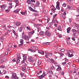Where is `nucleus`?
<instances>
[{
	"label": "nucleus",
	"mask_w": 79,
	"mask_h": 79,
	"mask_svg": "<svg viewBox=\"0 0 79 79\" xmlns=\"http://www.w3.org/2000/svg\"><path fill=\"white\" fill-rule=\"evenodd\" d=\"M43 12L44 13V14H46V13H47V12H46V10H43Z\"/></svg>",
	"instance_id": "052dcab7"
},
{
	"label": "nucleus",
	"mask_w": 79,
	"mask_h": 79,
	"mask_svg": "<svg viewBox=\"0 0 79 79\" xmlns=\"http://www.w3.org/2000/svg\"><path fill=\"white\" fill-rule=\"evenodd\" d=\"M53 22H52L49 23V25H50L51 26H52V25H53Z\"/></svg>",
	"instance_id": "4c0bfd02"
},
{
	"label": "nucleus",
	"mask_w": 79,
	"mask_h": 79,
	"mask_svg": "<svg viewBox=\"0 0 79 79\" xmlns=\"http://www.w3.org/2000/svg\"><path fill=\"white\" fill-rule=\"evenodd\" d=\"M31 34H34V32H35L34 31V30H33L32 31H31V32H29Z\"/></svg>",
	"instance_id": "cd10ccee"
},
{
	"label": "nucleus",
	"mask_w": 79,
	"mask_h": 79,
	"mask_svg": "<svg viewBox=\"0 0 79 79\" xmlns=\"http://www.w3.org/2000/svg\"><path fill=\"white\" fill-rule=\"evenodd\" d=\"M61 74H62V75H63H63H64V72H60V73Z\"/></svg>",
	"instance_id": "3c124183"
},
{
	"label": "nucleus",
	"mask_w": 79,
	"mask_h": 79,
	"mask_svg": "<svg viewBox=\"0 0 79 79\" xmlns=\"http://www.w3.org/2000/svg\"><path fill=\"white\" fill-rule=\"evenodd\" d=\"M7 27H8L9 29H11L12 27L11 26H7Z\"/></svg>",
	"instance_id": "de8ad7c7"
},
{
	"label": "nucleus",
	"mask_w": 79,
	"mask_h": 79,
	"mask_svg": "<svg viewBox=\"0 0 79 79\" xmlns=\"http://www.w3.org/2000/svg\"><path fill=\"white\" fill-rule=\"evenodd\" d=\"M74 56V55L73 54H70L69 56V57H70V58L72 57V56Z\"/></svg>",
	"instance_id": "72a5a7b5"
},
{
	"label": "nucleus",
	"mask_w": 79,
	"mask_h": 79,
	"mask_svg": "<svg viewBox=\"0 0 79 79\" xmlns=\"http://www.w3.org/2000/svg\"><path fill=\"white\" fill-rule=\"evenodd\" d=\"M27 2L28 3V4H31V3H32V2L30 1V0H28L27 1Z\"/></svg>",
	"instance_id": "5701e85b"
},
{
	"label": "nucleus",
	"mask_w": 79,
	"mask_h": 79,
	"mask_svg": "<svg viewBox=\"0 0 79 79\" xmlns=\"http://www.w3.org/2000/svg\"><path fill=\"white\" fill-rule=\"evenodd\" d=\"M68 8L69 9V10H71V9L73 8V7L72 6H68Z\"/></svg>",
	"instance_id": "a19ab883"
},
{
	"label": "nucleus",
	"mask_w": 79,
	"mask_h": 79,
	"mask_svg": "<svg viewBox=\"0 0 79 79\" xmlns=\"http://www.w3.org/2000/svg\"><path fill=\"white\" fill-rule=\"evenodd\" d=\"M58 65H56L55 66V69H56V68H58Z\"/></svg>",
	"instance_id": "4d7b16f0"
},
{
	"label": "nucleus",
	"mask_w": 79,
	"mask_h": 79,
	"mask_svg": "<svg viewBox=\"0 0 79 79\" xmlns=\"http://www.w3.org/2000/svg\"><path fill=\"white\" fill-rule=\"evenodd\" d=\"M23 66H26L27 64H26L24 62V63H23Z\"/></svg>",
	"instance_id": "69168bd1"
},
{
	"label": "nucleus",
	"mask_w": 79,
	"mask_h": 79,
	"mask_svg": "<svg viewBox=\"0 0 79 79\" xmlns=\"http://www.w3.org/2000/svg\"><path fill=\"white\" fill-rule=\"evenodd\" d=\"M16 4L15 5V7H16L17 6H18V5H19V2H18V1H16Z\"/></svg>",
	"instance_id": "6ab92c4d"
},
{
	"label": "nucleus",
	"mask_w": 79,
	"mask_h": 79,
	"mask_svg": "<svg viewBox=\"0 0 79 79\" xmlns=\"http://www.w3.org/2000/svg\"><path fill=\"white\" fill-rule=\"evenodd\" d=\"M40 34L41 35H44V32L43 31H41L40 33Z\"/></svg>",
	"instance_id": "dca6fc26"
},
{
	"label": "nucleus",
	"mask_w": 79,
	"mask_h": 79,
	"mask_svg": "<svg viewBox=\"0 0 79 79\" xmlns=\"http://www.w3.org/2000/svg\"><path fill=\"white\" fill-rule=\"evenodd\" d=\"M62 65H65L66 64V62H64V63L62 62Z\"/></svg>",
	"instance_id": "c03bdc74"
},
{
	"label": "nucleus",
	"mask_w": 79,
	"mask_h": 79,
	"mask_svg": "<svg viewBox=\"0 0 79 79\" xmlns=\"http://www.w3.org/2000/svg\"><path fill=\"white\" fill-rule=\"evenodd\" d=\"M12 47V44L10 43L9 44V48H10Z\"/></svg>",
	"instance_id": "4be33fe9"
},
{
	"label": "nucleus",
	"mask_w": 79,
	"mask_h": 79,
	"mask_svg": "<svg viewBox=\"0 0 79 79\" xmlns=\"http://www.w3.org/2000/svg\"><path fill=\"white\" fill-rule=\"evenodd\" d=\"M67 33H69V32H70L71 31V27H69L68 28H67Z\"/></svg>",
	"instance_id": "4468645a"
},
{
	"label": "nucleus",
	"mask_w": 79,
	"mask_h": 79,
	"mask_svg": "<svg viewBox=\"0 0 79 79\" xmlns=\"http://www.w3.org/2000/svg\"><path fill=\"white\" fill-rule=\"evenodd\" d=\"M59 5H60V3L59 2H56V8L57 9H58V10H59L60 6H59Z\"/></svg>",
	"instance_id": "6e6552de"
},
{
	"label": "nucleus",
	"mask_w": 79,
	"mask_h": 79,
	"mask_svg": "<svg viewBox=\"0 0 79 79\" xmlns=\"http://www.w3.org/2000/svg\"><path fill=\"white\" fill-rule=\"evenodd\" d=\"M0 68H3V69H4V68H5V66H1L0 67Z\"/></svg>",
	"instance_id": "6e6d98bb"
},
{
	"label": "nucleus",
	"mask_w": 79,
	"mask_h": 79,
	"mask_svg": "<svg viewBox=\"0 0 79 79\" xmlns=\"http://www.w3.org/2000/svg\"><path fill=\"white\" fill-rule=\"evenodd\" d=\"M20 13L21 14H22V15H25V14H26V12H20Z\"/></svg>",
	"instance_id": "e433bc0d"
},
{
	"label": "nucleus",
	"mask_w": 79,
	"mask_h": 79,
	"mask_svg": "<svg viewBox=\"0 0 79 79\" xmlns=\"http://www.w3.org/2000/svg\"><path fill=\"white\" fill-rule=\"evenodd\" d=\"M17 58L18 59H17V61H16V63L17 64H18L19 63H20V60H19V59H20L21 57L19 56Z\"/></svg>",
	"instance_id": "39448f33"
},
{
	"label": "nucleus",
	"mask_w": 79,
	"mask_h": 79,
	"mask_svg": "<svg viewBox=\"0 0 79 79\" xmlns=\"http://www.w3.org/2000/svg\"><path fill=\"white\" fill-rule=\"evenodd\" d=\"M28 60L29 61L32 62V61H33V58H32V57H30L28 58Z\"/></svg>",
	"instance_id": "a211bd4d"
},
{
	"label": "nucleus",
	"mask_w": 79,
	"mask_h": 79,
	"mask_svg": "<svg viewBox=\"0 0 79 79\" xmlns=\"http://www.w3.org/2000/svg\"><path fill=\"white\" fill-rule=\"evenodd\" d=\"M5 78H6L7 79H9L10 78L8 76H5Z\"/></svg>",
	"instance_id": "0e129e2a"
},
{
	"label": "nucleus",
	"mask_w": 79,
	"mask_h": 79,
	"mask_svg": "<svg viewBox=\"0 0 79 79\" xmlns=\"http://www.w3.org/2000/svg\"><path fill=\"white\" fill-rule=\"evenodd\" d=\"M22 35V38L24 39L25 40H28L29 39V38L27 36L25 35L24 33H23Z\"/></svg>",
	"instance_id": "f257e3e1"
},
{
	"label": "nucleus",
	"mask_w": 79,
	"mask_h": 79,
	"mask_svg": "<svg viewBox=\"0 0 79 79\" xmlns=\"http://www.w3.org/2000/svg\"><path fill=\"white\" fill-rule=\"evenodd\" d=\"M22 30H23V28L22 27H20L19 29V32H21L22 31Z\"/></svg>",
	"instance_id": "b1692460"
},
{
	"label": "nucleus",
	"mask_w": 79,
	"mask_h": 79,
	"mask_svg": "<svg viewBox=\"0 0 79 79\" xmlns=\"http://www.w3.org/2000/svg\"><path fill=\"white\" fill-rule=\"evenodd\" d=\"M27 30L28 31H31V28H30V27H27Z\"/></svg>",
	"instance_id": "c85d7f7f"
},
{
	"label": "nucleus",
	"mask_w": 79,
	"mask_h": 79,
	"mask_svg": "<svg viewBox=\"0 0 79 79\" xmlns=\"http://www.w3.org/2000/svg\"><path fill=\"white\" fill-rule=\"evenodd\" d=\"M6 7L7 6L6 5H2L0 6V7L2 10H5V8H6Z\"/></svg>",
	"instance_id": "20e7f679"
},
{
	"label": "nucleus",
	"mask_w": 79,
	"mask_h": 79,
	"mask_svg": "<svg viewBox=\"0 0 79 79\" xmlns=\"http://www.w3.org/2000/svg\"><path fill=\"white\" fill-rule=\"evenodd\" d=\"M73 36L75 38H76V37H77L76 35V34H73Z\"/></svg>",
	"instance_id": "c756f323"
},
{
	"label": "nucleus",
	"mask_w": 79,
	"mask_h": 79,
	"mask_svg": "<svg viewBox=\"0 0 79 79\" xmlns=\"http://www.w3.org/2000/svg\"><path fill=\"white\" fill-rule=\"evenodd\" d=\"M63 6H64V7H65L66 6V4H63L62 5Z\"/></svg>",
	"instance_id": "864d4df0"
},
{
	"label": "nucleus",
	"mask_w": 79,
	"mask_h": 79,
	"mask_svg": "<svg viewBox=\"0 0 79 79\" xmlns=\"http://www.w3.org/2000/svg\"><path fill=\"white\" fill-rule=\"evenodd\" d=\"M40 78H43V77H44V76H43V75H42L40 76Z\"/></svg>",
	"instance_id": "e2e57ef3"
},
{
	"label": "nucleus",
	"mask_w": 79,
	"mask_h": 79,
	"mask_svg": "<svg viewBox=\"0 0 79 79\" xmlns=\"http://www.w3.org/2000/svg\"><path fill=\"white\" fill-rule=\"evenodd\" d=\"M24 61H25V60H23L22 61H21V63L22 64H23V63H24Z\"/></svg>",
	"instance_id": "680f3d73"
},
{
	"label": "nucleus",
	"mask_w": 79,
	"mask_h": 79,
	"mask_svg": "<svg viewBox=\"0 0 79 79\" xmlns=\"http://www.w3.org/2000/svg\"><path fill=\"white\" fill-rule=\"evenodd\" d=\"M42 52V50H39L38 51V52L39 53H40V54H41V52Z\"/></svg>",
	"instance_id": "8fccbe9b"
},
{
	"label": "nucleus",
	"mask_w": 79,
	"mask_h": 79,
	"mask_svg": "<svg viewBox=\"0 0 79 79\" xmlns=\"http://www.w3.org/2000/svg\"><path fill=\"white\" fill-rule=\"evenodd\" d=\"M19 10H20V9H17L16 10L14 11V12L15 13H19Z\"/></svg>",
	"instance_id": "9b49d317"
},
{
	"label": "nucleus",
	"mask_w": 79,
	"mask_h": 79,
	"mask_svg": "<svg viewBox=\"0 0 79 79\" xmlns=\"http://www.w3.org/2000/svg\"><path fill=\"white\" fill-rule=\"evenodd\" d=\"M23 60H26V59H27V56H26L23 55Z\"/></svg>",
	"instance_id": "412c9836"
},
{
	"label": "nucleus",
	"mask_w": 79,
	"mask_h": 79,
	"mask_svg": "<svg viewBox=\"0 0 79 79\" xmlns=\"http://www.w3.org/2000/svg\"><path fill=\"white\" fill-rule=\"evenodd\" d=\"M0 39L2 40H4V38L2 37H0Z\"/></svg>",
	"instance_id": "5fc2aeb1"
},
{
	"label": "nucleus",
	"mask_w": 79,
	"mask_h": 79,
	"mask_svg": "<svg viewBox=\"0 0 79 79\" xmlns=\"http://www.w3.org/2000/svg\"><path fill=\"white\" fill-rule=\"evenodd\" d=\"M48 73H50V74H53V73L52 71H49Z\"/></svg>",
	"instance_id": "f704fd0d"
},
{
	"label": "nucleus",
	"mask_w": 79,
	"mask_h": 79,
	"mask_svg": "<svg viewBox=\"0 0 79 79\" xmlns=\"http://www.w3.org/2000/svg\"><path fill=\"white\" fill-rule=\"evenodd\" d=\"M36 5H40V2L39 1H37Z\"/></svg>",
	"instance_id": "58836bf2"
},
{
	"label": "nucleus",
	"mask_w": 79,
	"mask_h": 79,
	"mask_svg": "<svg viewBox=\"0 0 79 79\" xmlns=\"http://www.w3.org/2000/svg\"><path fill=\"white\" fill-rule=\"evenodd\" d=\"M6 58H3L2 59V60H1V62L3 63V62H5V61H6Z\"/></svg>",
	"instance_id": "aec40b11"
},
{
	"label": "nucleus",
	"mask_w": 79,
	"mask_h": 79,
	"mask_svg": "<svg viewBox=\"0 0 79 79\" xmlns=\"http://www.w3.org/2000/svg\"><path fill=\"white\" fill-rule=\"evenodd\" d=\"M50 61L52 63H53V62L54 61V60H53V59H52L50 60Z\"/></svg>",
	"instance_id": "49530a36"
},
{
	"label": "nucleus",
	"mask_w": 79,
	"mask_h": 79,
	"mask_svg": "<svg viewBox=\"0 0 79 79\" xmlns=\"http://www.w3.org/2000/svg\"><path fill=\"white\" fill-rule=\"evenodd\" d=\"M45 34L46 35H47V36H48V37L51 36V33L49 32V31H45Z\"/></svg>",
	"instance_id": "7ed1b4c3"
},
{
	"label": "nucleus",
	"mask_w": 79,
	"mask_h": 79,
	"mask_svg": "<svg viewBox=\"0 0 79 79\" xmlns=\"http://www.w3.org/2000/svg\"><path fill=\"white\" fill-rule=\"evenodd\" d=\"M57 30H58L59 31H62V28H61V27L60 26H59L58 27H57Z\"/></svg>",
	"instance_id": "f8f14e48"
},
{
	"label": "nucleus",
	"mask_w": 79,
	"mask_h": 79,
	"mask_svg": "<svg viewBox=\"0 0 79 79\" xmlns=\"http://www.w3.org/2000/svg\"><path fill=\"white\" fill-rule=\"evenodd\" d=\"M45 53H46L45 56L46 57L47 59L48 58V56H49V53L46 52H45Z\"/></svg>",
	"instance_id": "9d476101"
},
{
	"label": "nucleus",
	"mask_w": 79,
	"mask_h": 79,
	"mask_svg": "<svg viewBox=\"0 0 79 79\" xmlns=\"http://www.w3.org/2000/svg\"><path fill=\"white\" fill-rule=\"evenodd\" d=\"M61 70H62L61 68L59 66H58V67L56 69V71H61Z\"/></svg>",
	"instance_id": "1a4fd4ad"
},
{
	"label": "nucleus",
	"mask_w": 79,
	"mask_h": 79,
	"mask_svg": "<svg viewBox=\"0 0 79 79\" xmlns=\"http://www.w3.org/2000/svg\"><path fill=\"white\" fill-rule=\"evenodd\" d=\"M12 7H13L12 5H10V6H9V8L10 9H11V8H12Z\"/></svg>",
	"instance_id": "09e8293b"
},
{
	"label": "nucleus",
	"mask_w": 79,
	"mask_h": 79,
	"mask_svg": "<svg viewBox=\"0 0 79 79\" xmlns=\"http://www.w3.org/2000/svg\"><path fill=\"white\" fill-rule=\"evenodd\" d=\"M32 34H31L29 32L28 33V35L29 37H31L32 35H31Z\"/></svg>",
	"instance_id": "473e14b6"
},
{
	"label": "nucleus",
	"mask_w": 79,
	"mask_h": 79,
	"mask_svg": "<svg viewBox=\"0 0 79 79\" xmlns=\"http://www.w3.org/2000/svg\"><path fill=\"white\" fill-rule=\"evenodd\" d=\"M29 9L32 11H33L34 12H36V10H34L33 9H32V7H31L29 6Z\"/></svg>",
	"instance_id": "ddd939ff"
},
{
	"label": "nucleus",
	"mask_w": 79,
	"mask_h": 79,
	"mask_svg": "<svg viewBox=\"0 0 79 79\" xmlns=\"http://www.w3.org/2000/svg\"><path fill=\"white\" fill-rule=\"evenodd\" d=\"M16 73H14L12 75L11 78V79H15V78H16Z\"/></svg>",
	"instance_id": "423d86ee"
},
{
	"label": "nucleus",
	"mask_w": 79,
	"mask_h": 79,
	"mask_svg": "<svg viewBox=\"0 0 79 79\" xmlns=\"http://www.w3.org/2000/svg\"><path fill=\"white\" fill-rule=\"evenodd\" d=\"M72 31L73 32H76V30L74 29H73L72 30Z\"/></svg>",
	"instance_id": "bf43d9fd"
},
{
	"label": "nucleus",
	"mask_w": 79,
	"mask_h": 79,
	"mask_svg": "<svg viewBox=\"0 0 79 79\" xmlns=\"http://www.w3.org/2000/svg\"><path fill=\"white\" fill-rule=\"evenodd\" d=\"M5 11H6V12H10V11L8 10V9L6 10Z\"/></svg>",
	"instance_id": "774afa93"
},
{
	"label": "nucleus",
	"mask_w": 79,
	"mask_h": 79,
	"mask_svg": "<svg viewBox=\"0 0 79 79\" xmlns=\"http://www.w3.org/2000/svg\"><path fill=\"white\" fill-rule=\"evenodd\" d=\"M11 62H12V63H14V62H16V60L15 59H14L12 60Z\"/></svg>",
	"instance_id": "393cba45"
},
{
	"label": "nucleus",
	"mask_w": 79,
	"mask_h": 79,
	"mask_svg": "<svg viewBox=\"0 0 79 79\" xmlns=\"http://www.w3.org/2000/svg\"><path fill=\"white\" fill-rule=\"evenodd\" d=\"M60 55H61V57H63V56H64V54L63 53H60Z\"/></svg>",
	"instance_id": "79ce46f5"
},
{
	"label": "nucleus",
	"mask_w": 79,
	"mask_h": 79,
	"mask_svg": "<svg viewBox=\"0 0 79 79\" xmlns=\"http://www.w3.org/2000/svg\"><path fill=\"white\" fill-rule=\"evenodd\" d=\"M8 34V32H4L3 34H2V36H5V35H7Z\"/></svg>",
	"instance_id": "2eb2a0df"
},
{
	"label": "nucleus",
	"mask_w": 79,
	"mask_h": 79,
	"mask_svg": "<svg viewBox=\"0 0 79 79\" xmlns=\"http://www.w3.org/2000/svg\"><path fill=\"white\" fill-rule=\"evenodd\" d=\"M67 54L68 55V56H69L70 55V53L69 52H67Z\"/></svg>",
	"instance_id": "13d9d810"
},
{
	"label": "nucleus",
	"mask_w": 79,
	"mask_h": 79,
	"mask_svg": "<svg viewBox=\"0 0 79 79\" xmlns=\"http://www.w3.org/2000/svg\"><path fill=\"white\" fill-rule=\"evenodd\" d=\"M61 12H63V15H62V18H63L64 19H65V17H66V10H64V9H62L61 10Z\"/></svg>",
	"instance_id": "f03ea898"
},
{
	"label": "nucleus",
	"mask_w": 79,
	"mask_h": 79,
	"mask_svg": "<svg viewBox=\"0 0 79 79\" xmlns=\"http://www.w3.org/2000/svg\"><path fill=\"white\" fill-rule=\"evenodd\" d=\"M15 25L17 26H19L21 25V23L20 22H17L16 23Z\"/></svg>",
	"instance_id": "f3484780"
},
{
	"label": "nucleus",
	"mask_w": 79,
	"mask_h": 79,
	"mask_svg": "<svg viewBox=\"0 0 79 79\" xmlns=\"http://www.w3.org/2000/svg\"><path fill=\"white\" fill-rule=\"evenodd\" d=\"M76 27H77V29H79V26L78 25H76Z\"/></svg>",
	"instance_id": "603ef678"
},
{
	"label": "nucleus",
	"mask_w": 79,
	"mask_h": 79,
	"mask_svg": "<svg viewBox=\"0 0 79 79\" xmlns=\"http://www.w3.org/2000/svg\"><path fill=\"white\" fill-rule=\"evenodd\" d=\"M14 35H15V38H17V37H18V34L16 33L14 34Z\"/></svg>",
	"instance_id": "c9c22d12"
},
{
	"label": "nucleus",
	"mask_w": 79,
	"mask_h": 79,
	"mask_svg": "<svg viewBox=\"0 0 79 79\" xmlns=\"http://www.w3.org/2000/svg\"><path fill=\"white\" fill-rule=\"evenodd\" d=\"M23 42H24V40L23 39H21L20 40V42L21 43V44H23Z\"/></svg>",
	"instance_id": "bb28decb"
},
{
	"label": "nucleus",
	"mask_w": 79,
	"mask_h": 79,
	"mask_svg": "<svg viewBox=\"0 0 79 79\" xmlns=\"http://www.w3.org/2000/svg\"><path fill=\"white\" fill-rule=\"evenodd\" d=\"M55 20H56V19H53L52 21V23H55V21H55Z\"/></svg>",
	"instance_id": "338daca9"
},
{
	"label": "nucleus",
	"mask_w": 79,
	"mask_h": 79,
	"mask_svg": "<svg viewBox=\"0 0 79 79\" xmlns=\"http://www.w3.org/2000/svg\"><path fill=\"white\" fill-rule=\"evenodd\" d=\"M64 51H65V50L64 49H62L61 50H60V51L61 52H64Z\"/></svg>",
	"instance_id": "2f4dec72"
},
{
	"label": "nucleus",
	"mask_w": 79,
	"mask_h": 79,
	"mask_svg": "<svg viewBox=\"0 0 79 79\" xmlns=\"http://www.w3.org/2000/svg\"><path fill=\"white\" fill-rule=\"evenodd\" d=\"M41 55H44V52L42 51H41Z\"/></svg>",
	"instance_id": "a18cd8bd"
},
{
	"label": "nucleus",
	"mask_w": 79,
	"mask_h": 79,
	"mask_svg": "<svg viewBox=\"0 0 79 79\" xmlns=\"http://www.w3.org/2000/svg\"><path fill=\"white\" fill-rule=\"evenodd\" d=\"M43 45H48V42L44 43H43Z\"/></svg>",
	"instance_id": "37998d69"
},
{
	"label": "nucleus",
	"mask_w": 79,
	"mask_h": 79,
	"mask_svg": "<svg viewBox=\"0 0 79 79\" xmlns=\"http://www.w3.org/2000/svg\"><path fill=\"white\" fill-rule=\"evenodd\" d=\"M24 73H22L20 74L21 77H23L24 76Z\"/></svg>",
	"instance_id": "7c9ffc66"
},
{
	"label": "nucleus",
	"mask_w": 79,
	"mask_h": 79,
	"mask_svg": "<svg viewBox=\"0 0 79 79\" xmlns=\"http://www.w3.org/2000/svg\"><path fill=\"white\" fill-rule=\"evenodd\" d=\"M26 69V67H23L22 68V70L23 71H24Z\"/></svg>",
	"instance_id": "ea45409f"
},
{
	"label": "nucleus",
	"mask_w": 79,
	"mask_h": 79,
	"mask_svg": "<svg viewBox=\"0 0 79 79\" xmlns=\"http://www.w3.org/2000/svg\"><path fill=\"white\" fill-rule=\"evenodd\" d=\"M31 48L32 49H34V50H37V49H38V48H37V46H31Z\"/></svg>",
	"instance_id": "0eeeda50"
},
{
	"label": "nucleus",
	"mask_w": 79,
	"mask_h": 79,
	"mask_svg": "<svg viewBox=\"0 0 79 79\" xmlns=\"http://www.w3.org/2000/svg\"><path fill=\"white\" fill-rule=\"evenodd\" d=\"M42 63V61H41V60H38V65H40V64H41V63Z\"/></svg>",
	"instance_id": "a878e982"
}]
</instances>
